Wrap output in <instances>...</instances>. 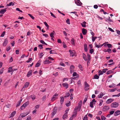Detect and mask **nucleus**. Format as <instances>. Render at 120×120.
Wrapping results in <instances>:
<instances>
[{
  "label": "nucleus",
  "instance_id": "obj_1",
  "mask_svg": "<svg viewBox=\"0 0 120 120\" xmlns=\"http://www.w3.org/2000/svg\"><path fill=\"white\" fill-rule=\"evenodd\" d=\"M57 107H55L54 108L51 114V117L52 118L56 113L57 111Z\"/></svg>",
  "mask_w": 120,
  "mask_h": 120
},
{
  "label": "nucleus",
  "instance_id": "obj_2",
  "mask_svg": "<svg viewBox=\"0 0 120 120\" xmlns=\"http://www.w3.org/2000/svg\"><path fill=\"white\" fill-rule=\"evenodd\" d=\"M119 106L118 103L116 102H114L112 103L111 105V106L113 108H116L117 107Z\"/></svg>",
  "mask_w": 120,
  "mask_h": 120
},
{
  "label": "nucleus",
  "instance_id": "obj_3",
  "mask_svg": "<svg viewBox=\"0 0 120 120\" xmlns=\"http://www.w3.org/2000/svg\"><path fill=\"white\" fill-rule=\"evenodd\" d=\"M85 90L86 91H87L89 89V84L87 83L86 82H85Z\"/></svg>",
  "mask_w": 120,
  "mask_h": 120
},
{
  "label": "nucleus",
  "instance_id": "obj_4",
  "mask_svg": "<svg viewBox=\"0 0 120 120\" xmlns=\"http://www.w3.org/2000/svg\"><path fill=\"white\" fill-rule=\"evenodd\" d=\"M75 4L78 6H80L82 4L79 0H75Z\"/></svg>",
  "mask_w": 120,
  "mask_h": 120
},
{
  "label": "nucleus",
  "instance_id": "obj_5",
  "mask_svg": "<svg viewBox=\"0 0 120 120\" xmlns=\"http://www.w3.org/2000/svg\"><path fill=\"white\" fill-rule=\"evenodd\" d=\"M69 52L70 53L71 56H74L75 52L74 50L72 51L71 50H69Z\"/></svg>",
  "mask_w": 120,
  "mask_h": 120
},
{
  "label": "nucleus",
  "instance_id": "obj_6",
  "mask_svg": "<svg viewBox=\"0 0 120 120\" xmlns=\"http://www.w3.org/2000/svg\"><path fill=\"white\" fill-rule=\"evenodd\" d=\"M58 96V94H56V93L53 96V97L51 99V101H54L56 99V96Z\"/></svg>",
  "mask_w": 120,
  "mask_h": 120
},
{
  "label": "nucleus",
  "instance_id": "obj_7",
  "mask_svg": "<svg viewBox=\"0 0 120 120\" xmlns=\"http://www.w3.org/2000/svg\"><path fill=\"white\" fill-rule=\"evenodd\" d=\"M114 100L112 98H110L108 99L106 101V103L107 104H109L112 102Z\"/></svg>",
  "mask_w": 120,
  "mask_h": 120
},
{
  "label": "nucleus",
  "instance_id": "obj_8",
  "mask_svg": "<svg viewBox=\"0 0 120 120\" xmlns=\"http://www.w3.org/2000/svg\"><path fill=\"white\" fill-rule=\"evenodd\" d=\"M7 8H5L1 9L0 11V13L4 14L5 12L6 11Z\"/></svg>",
  "mask_w": 120,
  "mask_h": 120
},
{
  "label": "nucleus",
  "instance_id": "obj_9",
  "mask_svg": "<svg viewBox=\"0 0 120 120\" xmlns=\"http://www.w3.org/2000/svg\"><path fill=\"white\" fill-rule=\"evenodd\" d=\"M28 114V113H26L24 112L21 113L20 115L21 117L23 118L25 117V116L27 115Z\"/></svg>",
  "mask_w": 120,
  "mask_h": 120
},
{
  "label": "nucleus",
  "instance_id": "obj_10",
  "mask_svg": "<svg viewBox=\"0 0 120 120\" xmlns=\"http://www.w3.org/2000/svg\"><path fill=\"white\" fill-rule=\"evenodd\" d=\"M62 85L63 87L66 89L68 87V84L66 83H63Z\"/></svg>",
  "mask_w": 120,
  "mask_h": 120
},
{
  "label": "nucleus",
  "instance_id": "obj_11",
  "mask_svg": "<svg viewBox=\"0 0 120 120\" xmlns=\"http://www.w3.org/2000/svg\"><path fill=\"white\" fill-rule=\"evenodd\" d=\"M54 34H55V33L54 31H53L50 34V36L52 38H53L54 37L53 35Z\"/></svg>",
  "mask_w": 120,
  "mask_h": 120
},
{
  "label": "nucleus",
  "instance_id": "obj_12",
  "mask_svg": "<svg viewBox=\"0 0 120 120\" xmlns=\"http://www.w3.org/2000/svg\"><path fill=\"white\" fill-rule=\"evenodd\" d=\"M86 23L85 21H84L82 22V23H81V24L82 27H85L86 26Z\"/></svg>",
  "mask_w": 120,
  "mask_h": 120
},
{
  "label": "nucleus",
  "instance_id": "obj_13",
  "mask_svg": "<svg viewBox=\"0 0 120 120\" xmlns=\"http://www.w3.org/2000/svg\"><path fill=\"white\" fill-rule=\"evenodd\" d=\"M20 98H21V99L17 103V105L16 106V107L19 106L20 105L21 103V102L22 100V97H21Z\"/></svg>",
  "mask_w": 120,
  "mask_h": 120
},
{
  "label": "nucleus",
  "instance_id": "obj_14",
  "mask_svg": "<svg viewBox=\"0 0 120 120\" xmlns=\"http://www.w3.org/2000/svg\"><path fill=\"white\" fill-rule=\"evenodd\" d=\"M82 34L85 35L87 33V30L86 29L83 28L82 29Z\"/></svg>",
  "mask_w": 120,
  "mask_h": 120
},
{
  "label": "nucleus",
  "instance_id": "obj_15",
  "mask_svg": "<svg viewBox=\"0 0 120 120\" xmlns=\"http://www.w3.org/2000/svg\"><path fill=\"white\" fill-rule=\"evenodd\" d=\"M8 42V40L7 38L5 39L3 44V45L4 46H5L7 45Z\"/></svg>",
  "mask_w": 120,
  "mask_h": 120
},
{
  "label": "nucleus",
  "instance_id": "obj_16",
  "mask_svg": "<svg viewBox=\"0 0 120 120\" xmlns=\"http://www.w3.org/2000/svg\"><path fill=\"white\" fill-rule=\"evenodd\" d=\"M51 61H49V60H46L44 62V64H49L50 63H51Z\"/></svg>",
  "mask_w": 120,
  "mask_h": 120
},
{
  "label": "nucleus",
  "instance_id": "obj_17",
  "mask_svg": "<svg viewBox=\"0 0 120 120\" xmlns=\"http://www.w3.org/2000/svg\"><path fill=\"white\" fill-rule=\"evenodd\" d=\"M32 70H30L28 73L27 75V76L28 77H29L32 75Z\"/></svg>",
  "mask_w": 120,
  "mask_h": 120
},
{
  "label": "nucleus",
  "instance_id": "obj_18",
  "mask_svg": "<svg viewBox=\"0 0 120 120\" xmlns=\"http://www.w3.org/2000/svg\"><path fill=\"white\" fill-rule=\"evenodd\" d=\"M120 114V111L119 110H118L116 111L115 112L114 114V115L115 116H117L119 115Z\"/></svg>",
  "mask_w": 120,
  "mask_h": 120
},
{
  "label": "nucleus",
  "instance_id": "obj_19",
  "mask_svg": "<svg viewBox=\"0 0 120 120\" xmlns=\"http://www.w3.org/2000/svg\"><path fill=\"white\" fill-rule=\"evenodd\" d=\"M109 109V107L108 106H104L103 108L104 111L108 110Z\"/></svg>",
  "mask_w": 120,
  "mask_h": 120
},
{
  "label": "nucleus",
  "instance_id": "obj_20",
  "mask_svg": "<svg viewBox=\"0 0 120 120\" xmlns=\"http://www.w3.org/2000/svg\"><path fill=\"white\" fill-rule=\"evenodd\" d=\"M71 42L72 45L74 46L75 45V41L74 38H72L71 40Z\"/></svg>",
  "mask_w": 120,
  "mask_h": 120
},
{
  "label": "nucleus",
  "instance_id": "obj_21",
  "mask_svg": "<svg viewBox=\"0 0 120 120\" xmlns=\"http://www.w3.org/2000/svg\"><path fill=\"white\" fill-rule=\"evenodd\" d=\"M104 94H104L103 93H102L101 92V93L98 96V98H101L102 96Z\"/></svg>",
  "mask_w": 120,
  "mask_h": 120
},
{
  "label": "nucleus",
  "instance_id": "obj_22",
  "mask_svg": "<svg viewBox=\"0 0 120 120\" xmlns=\"http://www.w3.org/2000/svg\"><path fill=\"white\" fill-rule=\"evenodd\" d=\"M16 114V111H14L12 112L11 114L10 117H13Z\"/></svg>",
  "mask_w": 120,
  "mask_h": 120
},
{
  "label": "nucleus",
  "instance_id": "obj_23",
  "mask_svg": "<svg viewBox=\"0 0 120 120\" xmlns=\"http://www.w3.org/2000/svg\"><path fill=\"white\" fill-rule=\"evenodd\" d=\"M83 57L85 61L87 60V58L86 55L84 53H83L82 54Z\"/></svg>",
  "mask_w": 120,
  "mask_h": 120
},
{
  "label": "nucleus",
  "instance_id": "obj_24",
  "mask_svg": "<svg viewBox=\"0 0 120 120\" xmlns=\"http://www.w3.org/2000/svg\"><path fill=\"white\" fill-rule=\"evenodd\" d=\"M84 50L86 52L87 51V46L86 44H85L84 45Z\"/></svg>",
  "mask_w": 120,
  "mask_h": 120
},
{
  "label": "nucleus",
  "instance_id": "obj_25",
  "mask_svg": "<svg viewBox=\"0 0 120 120\" xmlns=\"http://www.w3.org/2000/svg\"><path fill=\"white\" fill-rule=\"evenodd\" d=\"M67 114L66 113H65L63 116V118L65 120L66 119L67 117Z\"/></svg>",
  "mask_w": 120,
  "mask_h": 120
},
{
  "label": "nucleus",
  "instance_id": "obj_26",
  "mask_svg": "<svg viewBox=\"0 0 120 120\" xmlns=\"http://www.w3.org/2000/svg\"><path fill=\"white\" fill-rule=\"evenodd\" d=\"M29 104V101H27L25 103H24L23 105L25 107H26Z\"/></svg>",
  "mask_w": 120,
  "mask_h": 120
},
{
  "label": "nucleus",
  "instance_id": "obj_27",
  "mask_svg": "<svg viewBox=\"0 0 120 120\" xmlns=\"http://www.w3.org/2000/svg\"><path fill=\"white\" fill-rule=\"evenodd\" d=\"M61 100L60 101V102L61 104L62 105L64 101V98L63 97L61 98L60 97Z\"/></svg>",
  "mask_w": 120,
  "mask_h": 120
},
{
  "label": "nucleus",
  "instance_id": "obj_28",
  "mask_svg": "<svg viewBox=\"0 0 120 120\" xmlns=\"http://www.w3.org/2000/svg\"><path fill=\"white\" fill-rule=\"evenodd\" d=\"M11 72H12V67H9L8 68V73H10Z\"/></svg>",
  "mask_w": 120,
  "mask_h": 120
},
{
  "label": "nucleus",
  "instance_id": "obj_29",
  "mask_svg": "<svg viewBox=\"0 0 120 120\" xmlns=\"http://www.w3.org/2000/svg\"><path fill=\"white\" fill-rule=\"evenodd\" d=\"M29 83L28 82H26L25 83L24 85V86H25L26 88L29 85Z\"/></svg>",
  "mask_w": 120,
  "mask_h": 120
},
{
  "label": "nucleus",
  "instance_id": "obj_30",
  "mask_svg": "<svg viewBox=\"0 0 120 120\" xmlns=\"http://www.w3.org/2000/svg\"><path fill=\"white\" fill-rule=\"evenodd\" d=\"M44 23L45 25V26L47 27V29H48L49 28V26L46 22H44Z\"/></svg>",
  "mask_w": 120,
  "mask_h": 120
},
{
  "label": "nucleus",
  "instance_id": "obj_31",
  "mask_svg": "<svg viewBox=\"0 0 120 120\" xmlns=\"http://www.w3.org/2000/svg\"><path fill=\"white\" fill-rule=\"evenodd\" d=\"M74 68V67L73 65H71L70 66V70H73Z\"/></svg>",
  "mask_w": 120,
  "mask_h": 120
},
{
  "label": "nucleus",
  "instance_id": "obj_32",
  "mask_svg": "<svg viewBox=\"0 0 120 120\" xmlns=\"http://www.w3.org/2000/svg\"><path fill=\"white\" fill-rule=\"evenodd\" d=\"M115 86V85L114 84H112V85H110L109 86V87L110 88H112L114 87Z\"/></svg>",
  "mask_w": 120,
  "mask_h": 120
},
{
  "label": "nucleus",
  "instance_id": "obj_33",
  "mask_svg": "<svg viewBox=\"0 0 120 120\" xmlns=\"http://www.w3.org/2000/svg\"><path fill=\"white\" fill-rule=\"evenodd\" d=\"M112 72V71L111 70H110L109 71H108L106 73V74L107 75L109 74Z\"/></svg>",
  "mask_w": 120,
  "mask_h": 120
},
{
  "label": "nucleus",
  "instance_id": "obj_34",
  "mask_svg": "<svg viewBox=\"0 0 120 120\" xmlns=\"http://www.w3.org/2000/svg\"><path fill=\"white\" fill-rule=\"evenodd\" d=\"M14 4L12 2H11L9 3V4H7V6H9L11 5L13 6L14 5Z\"/></svg>",
  "mask_w": 120,
  "mask_h": 120
},
{
  "label": "nucleus",
  "instance_id": "obj_35",
  "mask_svg": "<svg viewBox=\"0 0 120 120\" xmlns=\"http://www.w3.org/2000/svg\"><path fill=\"white\" fill-rule=\"evenodd\" d=\"M70 95V94L69 93H66V95L64 96V98L68 97Z\"/></svg>",
  "mask_w": 120,
  "mask_h": 120
},
{
  "label": "nucleus",
  "instance_id": "obj_36",
  "mask_svg": "<svg viewBox=\"0 0 120 120\" xmlns=\"http://www.w3.org/2000/svg\"><path fill=\"white\" fill-rule=\"evenodd\" d=\"M31 98L33 100H34L35 98V96L34 95H31L30 96Z\"/></svg>",
  "mask_w": 120,
  "mask_h": 120
},
{
  "label": "nucleus",
  "instance_id": "obj_37",
  "mask_svg": "<svg viewBox=\"0 0 120 120\" xmlns=\"http://www.w3.org/2000/svg\"><path fill=\"white\" fill-rule=\"evenodd\" d=\"M98 73H99V75H103V71L100 70H99V71Z\"/></svg>",
  "mask_w": 120,
  "mask_h": 120
},
{
  "label": "nucleus",
  "instance_id": "obj_38",
  "mask_svg": "<svg viewBox=\"0 0 120 120\" xmlns=\"http://www.w3.org/2000/svg\"><path fill=\"white\" fill-rule=\"evenodd\" d=\"M11 49V47L10 46H8L7 47L6 50L7 51H8L10 49Z\"/></svg>",
  "mask_w": 120,
  "mask_h": 120
},
{
  "label": "nucleus",
  "instance_id": "obj_39",
  "mask_svg": "<svg viewBox=\"0 0 120 120\" xmlns=\"http://www.w3.org/2000/svg\"><path fill=\"white\" fill-rule=\"evenodd\" d=\"M94 79H99V76L97 75H95L94 76Z\"/></svg>",
  "mask_w": 120,
  "mask_h": 120
},
{
  "label": "nucleus",
  "instance_id": "obj_40",
  "mask_svg": "<svg viewBox=\"0 0 120 120\" xmlns=\"http://www.w3.org/2000/svg\"><path fill=\"white\" fill-rule=\"evenodd\" d=\"M108 19H106V21H107V20H108L109 21V22H112V19H110V17H108Z\"/></svg>",
  "mask_w": 120,
  "mask_h": 120
},
{
  "label": "nucleus",
  "instance_id": "obj_41",
  "mask_svg": "<svg viewBox=\"0 0 120 120\" xmlns=\"http://www.w3.org/2000/svg\"><path fill=\"white\" fill-rule=\"evenodd\" d=\"M26 120H31V116H28L27 117Z\"/></svg>",
  "mask_w": 120,
  "mask_h": 120
},
{
  "label": "nucleus",
  "instance_id": "obj_42",
  "mask_svg": "<svg viewBox=\"0 0 120 120\" xmlns=\"http://www.w3.org/2000/svg\"><path fill=\"white\" fill-rule=\"evenodd\" d=\"M94 103H92V102H91L90 103V106L92 108H93L94 107L93 106V105L94 104Z\"/></svg>",
  "mask_w": 120,
  "mask_h": 120
},
{
  "label": "nucleus",
  "instance_id": "obj_43",
  "mask_svg": "<svg viewBox=\"0 0 120 120\" xmlns=\"http://www.w3.org/2000/svg\"><path fill=\"white\" fill-rule=\"evenodd\" d=\"M79 68L80 69L81 71H82L83 68H82V66L80 64H79Z\"/></svg>",
  "mask_w": 120,
  "mask_h": 120
},
{
  "label": "nucleus",
  "instance_id": "obj_44",
  "mask_svg": "<svg viewBox=\"0 0 120 120\" xmlns=\"http://www.w3.org/2000/svg\"><path fill=\"white\" fill-rule=\"evenodd\" d=\"M44 55V54L43 53L41 52V53L39 55L40 58H41L42 57V56H43Z\"/></svg>",
  "mask_w": 120,
  "mask_h": 120
},
{
  "label": "nucleus",
  "instance_id": "obj_45",
  "mask_svg": "<svg viewBox=\"0 0 120 120\" xmlns=\"http://www.w3.org/2000/svg\"><path fill=\"white\" fill-rule=\"evenodd\" d=\"M101 118L102 120H105L106 119L105 117L103 116H101Z\"/></svg>",
  "mask_w": 120,
  "mask_h": 120
},
{
  "label": "nucleus",
  "instance_id": "obj_46",
  "mask_svg": "<svg viewBox=\"0 0 120 120\" xmlns=\"http://www.w3.org/2000/svg\"><path fill=\"white\" fill-rule=\"evenodd\" d=\"M120 96V93L119 94L117 95H113L112 96L113 97H119Z\"/></svg>",
  "mask_w": 120,
  "mask_h": 120
},
{
  "label": "nucleus",
  "instance_id": "obj_47",
  "mask_svg": "<svg viewBox=\"0 0 120 120\" xmlns=\"http://www.w3.org/2000/svg\"><path fill=\"white\" fill-rule=\"evenodd\" d=\"M77 110H78L77 109V108H76V107H75V108L74 109V113H75V114H77Z\"/></svg>",
  "mask_w": 120,
  "mask_h": 120
},
{
  "label": "nucleus",
  "instance_id": "obj_48",
  "mask_svg": "<svg viewBox=\"0 0 120 120\" xmlns=\"http://www.w3.org/2000/svg\"><path fill=\"white\" fill-rule=\"evenodd\" d=\"M46 98V95H44L42 98V100L43 101H45Z\"/></svg>",
  "mask_w": 120,
  "mask_h": 120
},
{
  "label": "nucleus",
  "instance_id": "obj_49",
  "mask_svg": "<svg viewBox=\"0 0 120 120\" xmlns=\"http://www.w3.org/2000/svg\"><path fill=\"white\" fill-rule=\"evenodd\" d=\"M50 54H54L55 53V52L54 50H51L50 51Z\"/></svg>",
  "mask_w": 120,
  "mask_h": 120
},
{
  "label": "nucleus",
  "instance_id": "obj_50",
  "mask_svg": "<svg viewBox=\"0 0 120 120\" xmlns=\"http://www.w3.org/2000/svg\"><path fill=\"white\" fill-rule=\"evenodd\" d=\"M66 22L68 24H70V20L69 19H67L66 20Z\"/></svg>",
  "mask_w": 120,
  "mask_h": 120
},
{
  "label": "nucleus",
  "instance_id": "obj_51",
  "mask_svg": "<svg viewBox=\"0 0 120 120\" xmlns=\"http://www.w3.org/2000/svg\"><path fill=\"white\" fill-rule=\"evenodd\" d=\"M28 15L30 17L33 19H34V17L30 14H29Z\"/></svg>",
  "mask_w": 120,
  "mask_h": 120
},
{
  "label": "nucleus",
  "instance_id": "obj_52",
  "mask_svg": "<svg viewBox=\"0 0 120 120\" xmlns=\"http://www.w3.org/2000/svg\"><path fill=\"white\" fill-rule=\"evenodd\" d=\"M107 45L108 48H110L112 47V45L110 44H107Z\"/></svg>",
  "mask_w": 120,
  "mask_h": 120
},
{
  "label": "nucleus",
  "instance_id": "obj_53",
  "mask_svg": "<svg viewBox=\"0 0 120 120\" xmlns=\"http://www.w3.org/2000/svg\"><path fill=\"white\" fill-rule=\"evenodd\" d=\"M103 102V101L102 100H101L100 101V103L99 105L100 106H101L102 105V103Z\"/></svg>",
  "mask_w": 120,
  "mask_h": 120
},
{
  "label": "nucleus",
  "instance_id": "obj_54",
  "mask_svg": "<svg viewBox=\"0 0 120 120\" xmlns=\"http://www.w3.org/2000/svg\"><path fill=\"white\" fill-rule=\"evenodd\" d=\"M83 120H88L87 115H85L84 116Z\"/></svg>",
  "mask_w": 120,
  "mask_h": 120
},
{
  "label": "nucleus",
  "instance_id": "obj_55",
  "mask_svg": "<svg viewBox=\"0 0 120 120\" xmlns=\"http://www.w3.org/2000/svg\"><path fill=\"white\" fill-rule=\"evenodd\" d=\"M100 11L101 12H103V13L105 14H107V12H105L104 11V10L102 9H101Z\"/></svg>",
  "mask_w": 120,
  "mask_h": 120
},
{
  "label": "nucleus",
  "instance_id": "obj_56",
  "mask_svg": "<svg viewBox=\"0 0 120 120\" xmlns=\"http://www.w3.org/2000/svg\"><path fill=\"white\" fill-rule=\"evenodd\" d=\"M5 32V31H4L1 34L0 37H3L4 36Z\"/></svg>",
  "mask_w": 120,
  "mask_h": 120
},
{
  "label": "nucleus",
  "instance_id": "obj_57",
  "mask_svg": "<svg viewBox=\"0 0 120 120\" xmlns=\"http://www.w3.org/2000/svg\"><path fill=\"white\" fill-rule=\"evenodd\" d=\"M82 102L81 101H80L78 103V106L81 107L82 105Z\"/></svg>",
  "mask_w": 120,
  "mask_h": 120
},
{
  "label": "nucleus",
  "instance_id": "obj_58",
  "mask_svg": "<svg viewBox=\"0 0 120 120\" xmlns=\"http://www.w3.org/2000/svg\"><path fill=\"white\" fill-rule=\"evenodd\" d=\"M32 58H29V59L26 61V62L29 63L30 61L32 60Z\"/></svg>",
  "mask_w": 120,
  "mask_h": 120
},
{
  "label": "nucleus",
  "instance_id": "obj_59",
  "mask_svg": "<svg viewBox=\"0 0 120 120\" xmlns=\"http://www.w3.org/2000/svg\"><path fill=\"white\" fill-rule=\"evenodd\" d=\"M26 88V87H25L24 86L22 88V89H21V91H23Z\"/></svg>",
  "mask_w": 120,
  "mask_h": 120
},
{
  "label": "nucleus",
  "instance_id": "obj_60",
  "mask_svg": "<svg viewBox=\"0 0 120 120\" xmlns=\"http://www.w3.org/2000/svg\"><path fill=\"white\" fill-rule=\"evenodd\" d=\"M76 107L77 108L78 110L79 111L80 110L81 107L78 106V107Z\"/></svg>",
  "mask_w": 120,
  "mask_h": 120
},
{
  "label": "nucleus",
  "instance_id": "obj_61",
  "mask_svg": "<svg viewBox=\"0 0 120 120\" xmlns=\"http://www.w3.org/2000/svg\"><path fill=\"white\" fill-rule=\"evenodd\" d=\"M40 65V64L39 63H37L36 64V65H35V67H39V66Z\"/></svg>",
  "mask_w": 120,
  "mask_h": 120
},
{
  "label": "nucleus",
  "instance_id": "obj_62",
  "mask_svg": "<svg viewBox=\"0 0 120 120\" xmlns=\"http://www.w3.org/2000/svg\"><path fill=\"white\" fill-rule=\"evenodd\" d=\"M58 75V72H56V73L53 74V75H54L55 76H57Z\"/></svg>",
  "mask_w": 120,
  "mask_h": 120
},
{
  "label": "nucleus",
  "instance_id": "obj_63",
  "mask_svg": "<svg viewBox=\"0 0 120 120\" xmlns=\"http://www.w3.org/2000/svg\"><path fill=\"white\" fill-rule=\"evenodd\" d=\"M50 14H51V16H52L53 17L55 18H56V17L51 12H50Z\"/></svg>",
  "mask_w": 120,
  "mask_h": 120
},
{
  "label": "nucleus",
  "instance_id": "obj_64",
  "mask_svg": "<svg viewBox=\"0 0 120 120\" xmlns=\"http://www.w3.org/2000/svg\"><path fill=\"white\" fill-rule=\"evenodd\" d=\"M108 70V69L107 68L104 69L103 70V73H105L106 71Z\"/></svg>",
  "mask_w": 120,
  "mask_h": 120
}]
</instances>
